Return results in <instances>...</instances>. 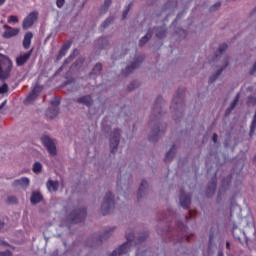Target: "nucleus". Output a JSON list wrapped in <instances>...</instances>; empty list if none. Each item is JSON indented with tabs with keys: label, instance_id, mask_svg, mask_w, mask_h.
<instances>
[{
	"label": "nucleus",
	"instance_id": "obj_1",
	"mask_svg": "<svg viewBox=\"0 0 256 256\" xmlns=\"http://www.w3.org/2000/svg\"><path fill=\"white\" fill-rule=\"evenodd\" d=\"M13 69V61L9 57L0 54V81H5L11 77V71Z\"/></svg>",
	"mask_w": 256,
	"mask_h": 256
},
{
	"label": "nucleus",
	"instance_id": "obj_2",
	"mask_svg": "<svg viewBox=\"0 0 256 256\" xmlns=\"http://www.w3.org/2000/svg\"><path fill=\"white\" fill-rule=\"evenodd\" d=\"M126 241V243L121 245L117 250H114L109 256H121L131 251V247L133 246V242L135 241V233L133 231H131L130 233L126 232Z\"/></svg>",
	"mask_w": 256,
	"mask_h": 256
},
{
	"label": "nucleus",
	"instance_id": "obj_3",
	"mask_svg": "<svg viewBox=\"0 0 256 256\" xmlns=\"http://www.w3.org/2000/svg\"><path fill=\"white\" fill-rule=\"evenodd\" d=\"M115 208V198L111 192H108L101 205L102 215H109L111 213V209Z\"/></svg>",
	"mask_w": 256,
	"mask_h": 256
},
{
	"label": "nucleus",
	"instance_id": "obj_4",
	"mask_svg": "<svg viewBox=\"0 0 256 256\" xmlns=\"http://www.w3.org/2000/svg\"><path fill=\"white\" fill-rule=\"evenodd\" d=\"M120 139H121V130L115 129L110 135V151H111V153H117V147H119Z\"/></svg>",
	"mask_w": 256,
	"mask_h": 256
},
{
	"label": "nucleus",
	"instance_id": "obj_5",
	"mask_svg": "<svg viewBox=\"0 0 256 256\" xmlns=\"http://www.w3.org/2000/svg\"><path fill=\"white\" fill-rule=\"evenodd\" d=\"M87 217V208L75 209L70 214L71 223H81Z\"/></svg>",
	"mask_w": 256,
	"mask_h": 256
},
{
	"label": "nucleus",
	"instance_id": "obj_6",
	"mask_svg": "<svg viewBox=\"0 0 256 256\" xmlns=\"http://www.w3.org/2000/svg\"><path fill=\"white\" fill-rule=\"evenodd\" d=\"M38 17H39V12L37 11L30 12L22 22L23 29L24 30L31 29L35 21L38 19Z\"/></svg>",
	"mask_w": 256,
	"mask_h": 256
},
{
	"label": "nucleus",
	"instance_id": "obj_7",
	"mask_svg": "<svg viewBox=\"0 0 256 256\" xmlns=\"http://www.w3.org/2000/svg\"><path fill=\"white\" fill-rule=\"evenodd\" d=\"M42 143L50 155H57V147H55V142H53L49 136H43Z\"/></svg>",
	"mask_w": 256,
	"mask_h": 256
},
{
	"label": "nucleus",
	"instance_id": "obj_8",
	"mask_svg": "<svg viewBox=\"0 0 256 256\" xmlns=\"http://www.w3.org/2000/svg\"><path fill=\"white\" fill-rule=\"evenodd\" d=\"M180 205L183 209H189L191 207V196L185 193V190H180Z\"/></svg>",
	"mask_w": 256,
	"mask_h": 256
},
{
	"label": "nucleus",
	"instance_id": "obj_9",
	"mask_svg": "<svg viewBox=\"0 0 256 256\" xmlns=\"http://www.w3.org/2000/svg\"><path fill=\"white\" fill-rule=\"evenodd\" d=\"M4 29H6V31L2 34L4 39H11V37H17V35H19V28H12L11 26L5 24Z\"/></svg>",
	"mask_w": 256,
	"mask_h": 256
},
{
	"label": "nucleus",
	"instance_id": "obj_10",
	"mask_svg": "<svg viewBox=\"0 0 256 256\" xmlns=\"http://www.w3.org/2000/svg\"><path fill=\"white\" fill-rule=\"evenodd\" d=\"M31 55H33V48L24 54H21L16 58V65L17 67H23L25 63H27L28 59H31Z\"/></svg>",
	"mask_w": 256,
	"mask_h": 256
},
{
	"label": "nucleus",
	"instance_id": "obj_11",
	"mask_svg": "<svg viewBox=\"0 0 256 256\" xmlns=\"http://www.w3.org/2000/svg\"><path fill=\"white\" fill-rule=\"evenodd\" d=\"M143 57L139 56L136 58V60L128 67H126L125 71H124V75L127 76L130 73H133V71H135V69H137V67H139V65H141V63H143Z\"/></svg>",
	"mask_w": 256,
	"mask_h": 256
},
{
	"label": "nucleus",
	"instance_id": "obj_12",
	"mask_svg": "<svg viewBox=\"0 0 256 256\" xmlns=\"http://www.w3.org/2000/svg\"><path fill=\"white\" fill-rule=\"evenodd\" d=\"M164 134L165 130H160L159 125H157L152 129V134L149 136V141H151V143H156V141H159V137Z\"/></svg>",
	"mask_w": 256,
	"mask_h": 256
},
{
	"label": "nucleus",
	"instance_id": "obj_13",
	"mask_svg": "<svg viewBox=\"0 0 256 256\" xmlns=\"http://www.w3.org/2000/svg\"><path fill=\"white\" fill-rule=\"evenodd\" d=\"M217 190V177H214L207 186L206 195L207 197H213L215 191Z\"/></svg>",
	"mask_w": 256,
	"mask_h": 256
},
{
	"label": "nucleus",
	"instance_id": "obj_14",
	"mask_svg": "<svg viewBox=\"0 0 256 256\" xmlns=\"http://www.w3.org/2000/svg\"><path fill=\"white\" fill-rule=\"evenodd\" d=\"M184 97H185V87H180L178 88L177 93L172 100V103H174L175 105H179V103H183Z\"/></svg>",
	"mask_w": 256,
	"mask_h": 256
},
{
	"label": "nucleus",
	"instance_id": "obj_15",
	"mask_svg": "<svg viewBox=\"0 0 256 256\" xmlns=\"http://www.w3.org/2000/svg\"><path fill=\"white\" fill-rule=\"evenodd\" d=\"M161 103H163V97L158 96L153 109V114L155 115L156 119H159V115H161Z\"/></svg>",
	"mask_w": 256,
	"mask_h": 256
},
{
	"label": "nucleus",
	"instance_id": "obj_16",
	"mask_svg": "<svg viewBox=\"0 0 256 256\" xmlns=\"http://www.w3.org/2000/svg\"><path fill=\"white\" fill-rule=\"evenodd\" d=\"M71 45H72L71 41H68L62 45V47L59 51V54L57 56L58 61H59V59H63V57H65V55H67V51H69V49H71Z\"/></svg>",
	"mask_w": 256,
	"mask_h": 256
},
{
	"label": "nucleus",
	"instance_id": "obj_17",
	"mask_svg": "<svg viewBox=\"0 0 256 256\" xmlns=\"http://www.w3.org/2000/svg\"><path fill=\"white\" fill-rule=\"evenodd\" d=\"M77 102L80 103V105H86V107H91L93 105V98L91 97V95H86L78 98Z\"/></svg>",
	"mask_w": 256,
	"mask_h": 256
},
{
	"label": "nucleus",
	"instance_id": "obj_18",
	"mask_svg": "<svg viewBox=\"0 0 256 256\" xmlns=\"http://www.w3.org/2000/svg\"><path fill=\"white\" fill-rule=\"evenodd\" d=\"M113 231H115V227H110L106 229L104 233L99 236L97 242L103 243V241H107V239L111 237V233H113Z\"/></svg>",
	"mask_w": 256,
	"mask_h": 256
},
{
	"label": "nucleus",
	"instance_id": "obj_19",
	"mask_svg": "<svg viewBox=\"0 0 256 256\" xmlns=\"http://www.w3.org/2000/svg\"><path fill=\"white\" fill-rule=\"evenodd\" d=\"M33 40V33L32 32H26L24 35V39L22 42V45L24 49H29L31 47V41Z\"/></svg>",
	"mask_w": 256,
	"mask_h": 256
},
{
	"label": "nucleus",
	"instance_id": "obj_20",
	"mask_svg": "<svg viewBox=\"0 0 256 256\" xmlns=\"http://www.w3.org/2000/svg\"><path fill=\"white\" fill-rule=\"evenodd\" d=\"M13 187H29V178L22 177L20 179H17L13 182Z\"/></svg>",
	"mask_w": 256,
	"mask_h": 256
},
{
	"label": "nucleus",
	"instance_id": "obj_21",
	"mask_svg": "<svg viewBox=\"0 0 256 256\" xmlns=\"http://www.w3.org/2000/svg\"><path fill=\"white\" fill-rule=\"evenodd\" d=\"M147 187H149V184L145 180H142L137 193L138 200L145 195V191H147Z\"/></svg>",
	"mask_w": 256,
	"mask_h": 256
},
{
	"label": "nucleus",
	"instance_id": "obj_22",
	"mask_svg": "<svg viewBox=\"0 0 256 256\" xmlns=\"http://www.w3.org/2000/svg\"><path fill=\"white\" fill-rule=\"evenodd\" d=\"M43 201V195L39 192H32L30 202L32 205H37V203H41Z\"/></svg>",
	"mask_w": 256,
	"mask_h": 256
},
{
	"label": "nucleus",
	"instance_id": "obj_23",
	"mask_svg": "<svg viewBox=\"0 0 256 256\" xmlns=\"http://www.w3.org/2000/svg\"><path fill=\"white\" fill-rule=\"evenodd\" d=\"M240 97H241V96H240L239 93L235 96L233 102L230 104V107L227 108V110H226V112H225L226 117L229 116V115H231V111H233V110L235 109V107H237V103H239Z\"/></svg>",
	"mask_w": 256,
	"mask_h": 256
},
{
	"label": "nucleus",
	"instance_id": "obj_24",
	"mask_svg": "<svg viewBox=\"0 0 256 256\" xmlns=\"http://www.w3.org/2000/svg\"><path fill=\"white\" fill-rule=\"evenodd\" d=\"M46 187L48 191L55 193L57 192V189H59V182L54 180H48Z\"/></svg>",
	"mask_w": 256,
	"mask_h": 256
},
{
	"label": "nucleus",
	"instance_id": "obj_25",
	"mask_svg": "<svg viewBox=\"0 0 256 256\" xmlns=\"http://www.w3.org/2000/svg\"><path fill=\"white\" fill-rule=\"evenodd\" d=\"M59 115V108L50 107L46 111V117L48 119H55Z\"/></svg>",
	"mask_w": 256,
	"mask_h": 256
},
{
	"label": "nucleus",
	"instance_id": "obj_26",
	"mask_svg": "<svg viewBox=\"0 0 256 256\" xmlns=\"http://www.w3.org/2000/svg\"><path fill=\"white\" fill-rule=\"evenodd\" d=\"M227 65H229V62L226 61L224 67L220 68L216 74H213L212 76H210L209 78V83H215V81H217V77H219V75H221V73H223V69H225V67H227Z\"/></svg>",
	"mask_w": 256,
	"mask_h": 256
},
{
	"label": "nucleus",
	"instance_id": "obj_27",
	"mask_svg": "<svg viewBox=\"0 0 256 256\" xmlns=\"http://www.w3.org/2000/svg\"><path fill=\"white\" fill-rule=\"evenodd\" d=\"M96 45L98 49H106L109 45V40H107V38H100L96 41Z\"/></svg>",
	"mask_w": 256,
	"mask_h": 256
},
{
	"label": "nucleus",
	"instance_id": "obj_28",
	"mask_svg": "<svg viewBox=\"0 0 256 256\" xmlns=\"http://www.w3.org/2000/svg\"><path fill=\"white\" fill-rule=\"evenodd\" d=\"M101 71H103V65L101 63H97L94 68L92 69V72L90 73L91 76L93 75H101Z\"/></svg>",
	"mask_w": 256,
	"mask_h": 256
},
{
	"label": "nucleus",
	"instance_id": "obj_29",
	"mask_svg": "<svg viewBox=\"0 0 256 256\" xmlns=\"http://www.w3.org/2000/svg\"><path fill=\"white\" fill-rule=\"evenodd\" d=\"M175 155V145H173L170 148V151L166 153V156L164 158L165 163L169 162L170 160L173 159V156Z\"/></svg>",
	"mask_w": 256,
	"mask_h": 256
},
{
	"label": "nucleus",
	"instance_id": "obj_30",
	"mask_svg": "<svg viewBox=\"0 0 256 256\" xmlns=\"http://www.w3.org/2000/svg\"><path fill=\"white\" fill-rule=\"evenodd\" d=\"M37 93L31 91L30 94L27 96V98L25 99L24 103L25 105H29V103H32V101H35V99H37Z\"/></svg>",
	"mask_w": 256,
	"mask_h": 256
},
{
	"label": "nucleus",
	"instance_id": "obj_31",
	"mask_svg": "<svg viewBox=\"0 0 256 256\" xmlns=\"http://www.w3.org/2000/svg\"><path fill=\"white\" fill-rule=\"evenodd\" d=\"M111 0H105L104 5L101 6L100 13L101 15H104V13H107L109 11V7H111Z\"/></svg>",
	"mask_w": 256,
	"mask_h": 256
},
{
	"label": "nucleus",
	"instance_id": "obj_32",
	"mask_svg": "<svg viewBox=\"0 0 256 256\" xmlns=\"http://www.w3.org/2000/svg\"><path fill=\"white\" fill-rule=\"evenodd\" d=\"M32 169L33 173H41L43 171V164L41 162H35Z\"/></svg>",
	"mask_w": 256,
	"mask_h": 256
},
{
	"label": "nucleus",
	"instance_id": "obj_33",
	"mask_svg": "<svg viewBox=\"0 0 256 256\" xmlns=\"http://www.w3.org/2000/svg\"><path fill=\"white\" fill-rule=\"evenodd\" d=\"M113 21H115V17H108L101 25L102 29H107V26H109L110 24L113 23Z\"/></svg>",
	"mask_w": 256,
	"mask_h": 256
},
{
	"label": "nucleus",
	"instance_id": "obj_34",
	"mask_svg": "<svg viewBox=\"0 0 256 256\" xmlns=\"http://www.w3.org/2000/svg\"><path fill=\"white\" fill-rule=\"evenodd\" d=\"M50 105L53 109H59V105H61V100L57 97H54V99L50 102Z\"/></svg>",
	"mask_w": 256,
	"mask_h": 256
},
{
	"label": "nucleus",
	"instance_id": "obj_35",
	"mask_svg": "<svg viewBox=\"0 0 256 256\" xmlns=\"http://www.w3.org/2000/svg\"><path fill=\"white\" fill-rule=\"evenodd\" d=\"M79 53L78 49H74L73 53L70 54V56L64 61L63 65H67V63H69V61H73V59H75V56Z\"/></svg>",
	"mask_w": 256,
	"mask_h": 256
},
{
	"label": "nucleus",
	"instance_id": "obj_36",
	"mask_svg": "<svg viewBox=\"0 0 256 256\" xmlns=\"http://www.w3.org/2000/svg\"><path fill=\"white\" fill-rule=\"evenodd\" d=\"M6 203L8 205H17V203H19V200L15 196H8Z\"/></svg>",
	"mask_w": 256,
	"mask_h": 256
},
{
	"label": "nucleus",
	"instance_id": "obj_37",
	"mask_svg": "<svg viewBox=\"0 0 256 256\" xmlns=\"http://www.w3.org/2000/svg\"><path fill=\"white\" fill-rule=\"evenodd\" d=\"M156 37H158V39H163V38L167 37V30H165V28H161V29L156 33Z\"/></svg>",
	"mask_w": 256,
	"mask_h": 256
},
{
	"label": "nucleus",
	"instance_id": "obj_38",
	"mask_svg": "<svg viewBox=\"0 0 256 256\" xmlns=\"http://www.w3.org/2000/svg\"><path fill=\"white\" fill-rule=\"evenodd\" d=\"M149 39H151V34L147 33L144 37L140 39V43H139L140 47H143V45H145V43H147Z\"/></svg>",
	"mask_w": 256,
	"mask_h": 256
},
{
	"label": "nucleus",
	"instance_id": "obj_39",
	"mask_svg": "<svg viewBox=\"0 0 256 256\" xmlns=\"http://www.w3.org/2000/svg\"><path fill=\"white\" fill-rule=\"evenodd\" d=\"M255 129H256V118H253L252 123L250 125V137H253V134L255 133Z\"/></svg>",
	"mask_w": 256,
	"mask_h": 256
},
{
	"label": "nucleus",
	"instance_id": "obj_40",
	"mask_svg": "<svg viewBox=\"0 0 256 256\" xmlns=\"http://www.w3.org/2000/svg\"><path fill=\"white\" fill-rule=\"evenodd\" d=\"M228 47H229V46H228L226 43L221 44V45L219 46V48H218V51H219L220 55H222L223 53H225V51H227V48H228Z\"/></svg>",
	"mask_w": 256,
	"mask_h": 256
},
{
	"label": "nucleus",
	"instance_id": "obj_41",
	"mask_svg": "<svg viewBox=\"0 0 256 256\" xmlns=\"http://www.w3.org/2000/svg\"><path fill=\"white\" fill-rule=\"evenodd\" d=\"M7 91H9V86L7 84H3L2 86H0V93L2 95L7 93Z\"/></svg>",
	"mask_w": 256,
	"mask_h": 256
},
{
	"label": "nucleus",
	"instance_id": "obj_42",
	"mask_svg": "<svg viewBox=\"0 0 256 256\" xmlns=\"http://www.w3.org/2000/svg\"><path fill=\"white\" fill-rule=\"evenodd\" d=\"M43 91V87L39 86V85H36L32 92L36 93L37 96H39V93H41Z\"/></svg>",
	"mask_w": 256,
	"mask_h": 256
},
{
	"label": "nucleus",
	"instance_id": "obj_43",
	"mask_svg": "<svg viewBox=\"0 0 256 256\" xmlns=\"http://www.w3.org/2000/svg\"><path fill=\"white\" fill-rule=\"evenodd\" d=\"M8 23H19V18L17 16H9L8 17Z\"/></svg>",
	"mask_w": 256,
	"mask_h": 256
},
{
	"label": "nucleus",
	"instance_id": "obj_44",
	"mask_svg": "<svg viewBox=\"0 0 256 256\" xmlns=\"http://www.w3.org/2000/svg\"><path fill=\"white\" fill-rule=\"evenodd\" d=\"M129 11H131V4H129L127 9L123 12L122 19H127V15H129Z\"/></svg>",
	"mask_w": 256,
	"mask_h": 256
},
{
	"label": "nucleus",
	"instance_id": "obj_45",
	"mask_svg": "<svg viewBox=\"0 0 256 256\" xmlns=\"http://www.w3.org/2000/svg\"><path fill=\"white\" fill-rule=\"evenodd\" d=\"M135 87H137V81H132V82L128 85L127 89H128V91H133V90L135 89Z\"/></svg>",
	"mask_w": 256,
	"mask_h": 256
},
{
	"label": "nucleus",
	"instance_id": "obj_46",
	"mask_svg": "<svg viewBox=\"0 0 256 256\" xmlns=\"http://www.w3.org/2000/svg\"><path fill=\"white\" fill-rule=\"evenodd\" d=\"M83 63H85V58H83V57H80V58H78V59L75 61L76 67L79 66V65H83Z\"/></svg>",
	"mask_w": 256,
	"mask_h": 256
},
{
	"label": "nucleus",
	"instance_id": "obj_47",
	"mask_svg": "<svg viewBox=\"0 0 256 256\" xmlns=\"http://www.w3.org/2000/svg\"><path fill=\"white\" fill-rule=\"evenodd\" d=\"M65 5V0H56V6L61 9Z\"/></svg>",
	"mask_w": 256,
	"mask_h": 256
},
{
	"label": "nucleus",
	"instance_id": "obj_48",
	"mask_svg": "<svg viewBox=\"0 0 256 256\" xmlns=\"http://www.w3.org/2000/svg\"><path fill=\"white\" fill-rule=\"evenodd\" d=\"M219 7H221V2H217L215 5H213L210 10L211 11H215V9H219Z\"/></svg>",
	"mask_w": 256,
	"mask_h": 256
},
{
	"label": "nucleus",
	"instance_id": "obj_49",
	"mask_svg": "<svg viewBox=\"0 0 256 256\" xmlns=\"http://www.w3.org/2000/svg\"><path fill=\"white\" fill-rule=\"evenodd\" d=\"M148 235L144 234L143 236H140V238L138 239V243H143V241H145V239H147Z\"/></svg>",
	"mask_w": 256,
	"mask_h": 256
},
{
	"label": "nucleus",
	"instance_id": "obj_50",
	"mask_svg": "<svg viewBox=\"0 0 256 256\" xmlns=\"http://www.w3.org/2000/svg\"><path fill=\"white\" fill-rule=\"evenodd\" d=\"M0 256H12V254L9 251L0 252Z\"/></svg>",
	"mask_w": 256,
	"mask_h": 256
},
{
	"label": "nucleus",
	"instance_id": "obj_51",
	"mask_svg": "<svg viewBox=\"0 0 256 256\" xmlns=\"http://www.w3.org/2000/svg\"><path fill=\"white\" fill-rule=\"evenodd\" d=\"M217 139H218L217 133H214L212 136L213 143H217Z\"/></svg>",
	"mask_w": 256,
	"mask_h": 256
},
{
	"label": "nucleus",
	"instance_id": "obj_52",
	"mask_svg": "<svg viewBox=\"0 0 256 256\" xmlns=\"http://www.w3.org/2000/svg\"><path fill=\"white\" fill-rule=\"evenodd\" d=\"M5 105H7V100H5L4 102H2L0 104V111H1V109H3V107H5Z\"/></svg>",
	"mask_w": 256,
	"mask_h": 256
},
{
	"label": "nucleus",
	"instance_id": "obj_53",
	"mask_svg": "<svg viewBox=\"0 0 256 256\" xmlns=\"http://www.w3.org/2000/svg\"><path fill=\"white\" fill-rule=\"evenodd\" d=\"M235 229H237V225L234 224L233 229H232V235H235Z\"/></svg>",
	"mask_w": 256,
	"mask_h": 256
},
{
	"label": "nucleus",
	"instance_id": "obj_54",
	"mask_svg": "<svg viewBox=\"0 0 256 256\" xmlns=\"http://www.w3.org/2000/svg\"><path fill=\"white\" fill-rule=\"evenodd\" d=\"M226 249H231V244L229 242H226Z\"/></svg>",
	"mask_w": 256,
	"mask_h": 256
},
{
	"label": "nucleus",
	"instance_id": "obj_55",
	"mask_svg": "<svg viewBox=\"0 0 256 256\" xmlns=\"http://www.w3.org/2000/svg\"><path fill=\"white\" fill-rule=\"evenodd\" d=\"M5 1H7V0H0V7H1L2 5H5Z\"/></svg>",
	"mask_w": 256,
	"mask_h": 256
},
{
	"label": "nucleus",
	"instance_id": "obj_56",
	"mask_svg": "<svg viewBox=\"0 0 256 256\" xmlns=\"http://www.w3.org/2000/svg\"><path fill=\"white\" fill-rule=\"evenodd\" d=\"M218 256H224L223 252H218Z\"/></svg>",
	"mask_w": 256,
	"mask_h": 256
},
{
	"label": "nucleus",
	"instance_id": "obj_57",
	"mask_svg": "<svg viewBox=\"0 0 256 256\" xmlns=\"http://www.w3.org/2000/svg\"><path fill=\"white\" fill-rule=\"evenodd\" d=\"M219 58V54H215V59H218Z\"/></svg>",
	"mask_w": 256,
	"mask_h": 256
},
{
	"label": "nucleus",
	"instance_id": "obj_58",
	"mask_svg": "<svg viewBox=\"0 0 256 256\" xmlns=\"http://www.w3.org/2000/svg\"><path fill=\"white\" fill-rule=\"evenodd\" d=\"M212 240H213V235H210V243H211Z\"/></svg>",
	"mask_w": 256,
	"mask_h": 256
},
{
	"label": "nucleus",
	"instance_id": "obj_59",
	"mask_svg": "<svg viewBox=\"0 0 256 256\" xmlns=\"http://www.w3.org/2000/svg\"><path fill=\"white\" fill-rule=\"evenodd\" d=\"M183 229H184V231H186L187 230V226H183Z\"/></svg>",
	"mask_w": 256,
	"mask_h": 256
},
{
	"label": "nucleus",
	"instance_id": "obj_60",
	"mask_svg": "<svg viewBox=\"0 0 256 256\" xmlns=\"http://www.w3.org/2000/svg\"><path fill=\"white\" fill-rule=\"evenodd\" d=\"M186 241H189V236H186Z\"/></svg>",
	"mask_w": 256,
	"mask_h": 256
},
{
	"label": "nucleus",
	"instance_id": "obj_61",
	"mask_svg": "<svg viewBox=\"0 0 256 256\" xmlns=\"http://www.w3.org/2000/svg\"><path fill=\"white\" fill-rule=\"evenodd\" d=\"M185 219H186L187 221H189V217L186 216Z\"/></svg>",
	"mask_w": 256,
	"mask_h": 256
}]
</instances>
